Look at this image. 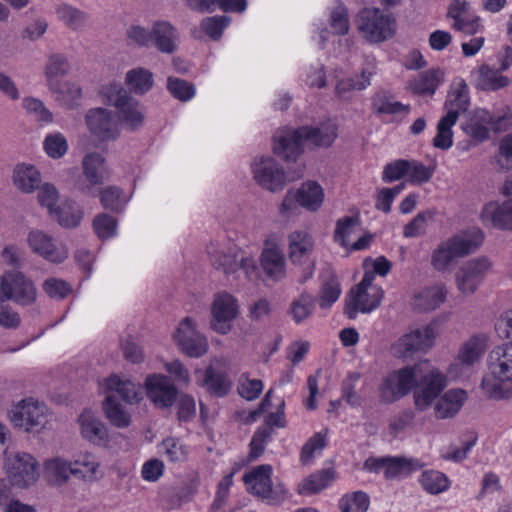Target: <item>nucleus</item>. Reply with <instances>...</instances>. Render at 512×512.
I'll list each match as a JSON object with an SVG mask.
<instances>
[{"label": "nucleus", "instance_id": "864d4df0", "mask_svg": "<svg viewBox=\"0 0 512 512\" xmlns=\"http://www.w3.org/2000/svg\"><path fill=\"white\" fill-rule=\"evenodd\" d=\"M230 21L228 16L206 17L201 21V29L213 40H219Z\"/></svg>", "mask_w": 512, "mask_h": 512}, {"label": "nucleus", "instance_id": "2f4dec72", "mask_svg": "<svg viewBox=\"0 0 512 512\" xmlns=\"http://www.w3.org/2000/svg\"><path fill=\"white\" fill-rule=\"evenodd\" d=\"M299 206L317 211L323 203L324 192L322 187L313 181L305 182L297 190Z\"/></svg>", "mask_w": 512, "mask_h": 512}, {"label": "nucleus", "instance_id": "a19ab883", "mask_svg": "<svg viewBox=\"0 0 512 512\" xmlns=\"http://www.w3.org/2000/svg\"><path fill=\"white\" fill-rule=\"evenodd\" d=\"M374 280V274L370 272H366L361 280V282L356 285L350 291V298L346 301L344 314L349 319H355V311L357 304H363L361 298L367 295V291L371 290L372 281Z\"/></svg>", "mask_w": 512, "mask_h": 512}, {"label": "nucleus", "instance_id": "6e6d98bb", "mask_svg": "<svg viewBox=\"0 0 512 512\" xmlns=\"http://www.w3.org/2000/svg\"><path fill=\"white\" fill-rule=\"evenodd\" d=\"M360 377V373L350 372L342 382V398L353 407L362 404V397L355 391L356 383Z\"/></svg>", "mask_w": 512, "mask_h": 512}, {"label": "nucleus", "instance_id": "774afa93", "mask_svg": "<svg viewBox=\"0 0 512 512\" xmlns=\"http://www.w3.org/2000/svg\"><path fill=\"white\" fill-rule=\"evenodd\" d=\"M496 162L501 170L509 171L512 169V134L501 140Z\"/></svg>", "mask_w": 512, "mask_h": 512}, {"label": "nucleus", "instance_id": "3c124183", "mask_svg": "<svg viewBox=\"0 0 512 512\" xmlns=\"http://www.w3.org/2000/svg\"><path fill=\"white\" fill-rule=\"evenodd\" d=\"M422 487L431 494H438L449 486L448 478L439 471H426L420 479Z\"/></svg>", "mask_w": 512, "mask_h": 512}, {"label": "nucleus", "instance_id": "c85d7f7f", "mask_svg": "<svg viewBox=\"0 0 512 512\" xmlns=\"http://www.w3.org/2000/svg\"><path fill=\"white\" fill-rule=\"evenodd\" d=\"M492 120L490 112L485 109H478L473 116L462 125L466 135L470 136L476 143L483 142L489 138V122Z\"/></svg>", "mask_w": 512, "mask_h": 512}, {"label": "nucleus", "instance_id": "603ef678", "mask_svg": "<svg viewBox=\"0 0 512 512\" xmlns=\"http://www.w3.org/2000/svg\"><path fill=\"white\" fill-rule=\"evenodd\" d=\"M167 89L174 98L183 102L190 100L195 95L194 85L180 78L168 77Z\"/></svg>", "mask_w": 512, "mask_h": 512}, {"label": "nucleus", "instance_id": "473e14b6", "mask_svg": "<svg viewBox=\"0 0 512 512\" xmlns=\"http://www.w3.org/2000/svg\"><path fill=\"white\" fill-rule=\"evenodd\" d=\"M470 105L469 88L464 80L457 82L448 93L444 109L447 113L456 112L457 118L460 112L467 111Z\"/></svg>", "mask_w": 512, "mask_h": 512}, {"label": "nucleus", "instance_id": "20e7f679", "mask_svg": "<svg viewBox=\"0 0 512 512\" xmlns=\"http://www.w3.org/2000/svg\"><path fill=\"white\" fill-rule=\"evenodd\" d=\"M484 234L472 228L442 242L432 253L431 264L437 271H445L456 259L474 253L483 243Z\"/></svg>", "mask_w": 512, "mask_h": 512}, {"label": "nucleus", "instance_id": "393cba45", "mask_svg": "<svg viewBox=\"0 0 512 512\" xmlns=\"http://www.w3.org/2000/svg\"><path fill=\"white\" fill-rule=\"evenodd\" d=\"M83 173L91 185H102L109 180L110 172L105 159L99 153H89L82 161Z\"/></svg>", "mask_w": 512, "mask_h": 512}, {"label": "nucleus", "instance_id": "8fccbe9b", "mask_svg": "<svg viewBox=\"0 0 512 512\" xmlns=\"http://www.w3.org/2000/svg\"><path fill=\"white\" fill-rule=\"evenodd\" d=\"M341 293L339 282L334 274H330L323 282L320 291V307L328 309L337 301Z\"/></svg>", "mask_w": 512, "mask_h": 512}, {"label": "nucleus", "instance_id": "4c0bfd02", "mask_svg": "<svg viewBox=\"0 0 512 512\" xmlns=\"http://www.w3.org/2000/svg\"><path fill=\"white\" fill-rule=\"evenodd\" d=\"M480 75L476 87L483 91H497L505 88L510 84V79L502 76L501 70L492 69L487 65L480 67Z\"/></svg>", "mask_w": 512, "mask_h": 512}, {"label": "nucleus", "instance_id": "2eb2a0df", "mask_svg": "<svg viewBox=\"0 0 512 512\" xmlns=\"http://www.w3.org/2000/svg\"><path fill=\"white\" fill-rule=\"evenodd\" d=\"M10 419L15 427L31 431L36 427L44 425L46 421L44 406L32 400H22L11 411Z\"/></svg>", "mask_w": 512, "mask_h": 512}, {"label": "nucleus", "instance_id": "aec40b11", "mask_svg": "<svg viewBox=\"0 0 512 512\" xmlns=\"http://www.w3.org/2000/svg\"><path fill=\"white\" fill-rule=\"evenodd\" d=\"M271 473L272 467L270 465H259L253 468L251 472L246 473L243 480L252 494L271 501L273 499Z\"/></svg>", "mask_w": 512, "mask_h": 512}, {"label": "nucleus", "instance_id": "79ce46f5", "mask_svg": "<svg viewBox=\"0 0 512 512\" xmlns=\"http://www.w3.org/2000/svg\"><path fill=\"white\" fill-rule=\"evenodd\" d=\"M126 84L131 92L143 95L153 86V74L144 68H135L127 72Z\"/></svg>", "mask_w": 512, "mask_h": 512}, {"label": "nucleus", "instance_id": "c03bdc74", "mask_svg": "<svg viewBox=\"0 0 512 512\" xmlns=\"http://www.w3.org/2000/svg\"><path fill=\"white\" fill-rule=\"evenodd\" d=\"M419 468L420 465L412 460L402 457H386L384 476L386 479L407 476Z\"/></svg>", "mask_w": 512, "mask_h": 512}, {"label": "nucleus", "instance_id": "bb28decb", "mask_svg": "<svg viewBox=\"0 0 512 512\" xmlns=\"http://www.w3.org/2000/svg\"><path fill=\"white\" fill-rule=\"evenodd\" d=\"M70 69L71 65L66 56L59 53L49 55L44 69L48 89L57 88V84L69 74Z\"/></svg>", "mask_w": 512, "mask_h": 512}, {"label": "nucleus", "instance_id": "69168bd1", "mask_svg": "<svg viewBox=\"0 0 512 512\" xmlns=\"http://www.w3.org/2000/svg\"><path fill=\"white\" fill-rule=\"evenodd\" d=\"M44 149L50 157L60 158L68 149L67 141L60 133L50 134L44 141Z\"/></svg>", "mask_w": 512, "mask_h": 512}, {"label": "nucleus", "instance_id": "052dcab7", "mask_svg": "<svg viewBox=\"0 0 512 512\" xmlns=\"http://www.w3.org/2000/svg\"><path fill=\"white\" fill-rule=\"evenodd\" d=\"M241 253H217L213 258V266L225 274L235 273L240 270Z\"/></svg>", "mask_w": 512, "mask_h": 512}, {"label": "nucleus", "instance_id": "f704fd0d", "mask_svg": "<svg viewBox=\"0 0 512 512\" xmlns=\"http://www.w3.org/2000/svg\"><path fill=\"white\" fill-rule=\"evenodd\" d=\"M50 214L61 226L74 228L79 225L83 211L75 201L67 200L57 206Z\"/></svg>", "mask_w": 512, "mask_h": 512}, {"label": "nucleus", "instance_id": "de8ad7c7", "mask_svg": "<svg viewBox=\"0 0 512 512\" xmlns=\"http://www.w3.org/2000/svg\"><path fill=\"white\" fill-rule=\"evenodd\" d=\"M370 72L362 71L361 79L347 78L340 80L335 88L336 95L341 100L350 99V93L353 90H363L370 84Z\"/></svg>", "mask_w": 512, "mask_h": 512}, {"label": "nucleus", "instance_id": "9d476101", "mask_svg": "<svg viewBox=\"0 0 512 512\" xmlns=\"http://www.w3.org/2000/svg\"><path fill=\"white\" fill-rule=\"evenodd\" d=\"M5 301L11 300L22 306L33 304L37 298V290L33 282L17 270L4 273Z\"/></svg>", "mask_w": 512, "mask_h": 512}, {"label": "nucleus", "instance_id": "0eeeda50", "mask_svg": "<svg viewBox=\"0 0 512 512\" xmlns=\"http://www.w3.org/2000/svg\"><path fill=\"white\" fill-rule=\"evenodd\" d=\"M5 470L12 486L26 488L38 477L37 461L28 453H15L6 458Z\"/></svg>", "mask_w": 512, "mask_h": 512}, {"label": "nucleus", "instance_id": "a18cd8bd", "mask_svg": "<svg viewBox=\"0 0 512 512\" xmlns=\"http://www.w3.org/2000/svg\"><path fill=\"white\" fill-rule=\"evenodd\" d=\"M56 13L58 18L73 30L82 28L88 20V14L86 12L68 4H60L57 6Z\"/></svg>", "mask_w": 512, "mask_h": 512}, {"label": "nucleus", "instance_id": "5fc2aeb1", "mask_svg": "<svg viewBox=\"0 0 512 512\" xmlns=\"http://www.w3.org/2000/svg\"><path fill=\"white\" fill-rule=\"evenodd\" d=\"M120 188L116 186H109L101 191L100 201L105 209H110L113 212H120L123 210L126 200L121 196Z\"/></svg>", "mask_w": 512, "mask_h": 512}, {"label": "nucleus", "instance_id": "a878e982", "mask_svg": "<svg viewBox=\"0 0 512 512\" xmlns=\"http://www.w3.org/2000/svg\"><path fill=\"white\" fill-rule=\"evenodd\" d=\"M79 474H81L80 470L73 469L71 462L61 458H53L45 462L44 476L51 485H63L71 475L75 477Z\"/></svg>", "mask_w": 512, "mask_h": 512}, {"label": "nucleus", "instance_id": "e2e57ef3", "mask_svg": "<svg viewBox=\"0 0 512 512\" xmlns=\"http://www.w3.org/2000/svg\"><path fill=\"white\" fill-rule=\"evenodd\" d=\"M117 221L108 214H100L93 220L95 233L101 239L112 237L116 233Z\"/></svg>", "mask_w": 512, "mask_h": 512}, {"label": "nucleus", "instance_id": "37998d69", "mask_svg": "<svg viewBox=\"0 0 512 512\" xmlns=\"http://www.w3.org/2000/svg\"><path fill=\"white\" fill-rule=\"evenodd\" d=\"M335 471L331 468L320 470L311 474L299 486V492L305 494H315L326 488L334 479Z\"/></svg>", "mask_w": 512, "mask_h": 512}, {"label": "nucleus", "instance_id": "bf43d9fd", "mask_svg": "<svg viewBox=\"0 0 512 512\" xmlns=\"http://www.w3.org/2000/svg\"><path fill=\"white\" fill-rule=\"evenodd\" d=\"M411 163L409 160L399 159L388 163L383 169L382 179L385 183L403 178L409 172Z\"/></svg>", "mask_w": 512, "mask_h": 512}, {"label": "nucleus", "instance_id": "49530a36", "mask_svg": "<svg viewBox=\"0 0 512 512\" xmlns=\"http://www.w3.org/2000/svg\"><path fill=\"white\" fill-rule=\"evenodd\" d=\"M446 294L442 286L426 288L416 296L417 306L422 310H434L445 301Z\"/></svg>", "mask_w": 512, "mask_h": 512}, {"label": "nucleus", "instance_id": "5701e85b", "mask_svg": "<svg viewBox=\"0 0 512 512\" xmlns=\"http://www.w3.org/2000/svg\"><path fill=\"white\" fill-rule=\"evenodd\" d=\"M467 399L463 389H450L444 393L435 405V416L438 419L454 417L462 408Z\"/></svg>", "mask_w": 512, "mask_h": 512}, {"label": "nucleus", "instance_id": "9b49d317", "mask_svg": "<svg viewBox=\"0 0 512 512\" xmlns=\"http://www.w3.org/2000/svg\"><path fill=\"white\" fill-rule=\"evenodd\" d=\"M412 366L395 370L387 375L378 387V394L381 402L391 404L412 389Z\"/></svg>", "mask_w": 512, "mask_h": 512}, {"label": "nucleus", "instance_id": "c756f323", "mask_svg": "<svg viewBox=\"0 0 512 512\" xmlns=\"http://www.w3.org/2000/svg\"><path fill=\"white\" fill-rule=\"evenodd\" d=\"M13 182L22 192L30 193L40 188V173L33 165L19 164L14 169Z\"/></svg>", "mask_w": 512, "mask_h": 512}, {"label": "nucleus", "instance_id": "4468645a", "mask_svg": "<svg viewBox=\"0 0 512 512\" xmlns=\"http://www.w3.org/2000/svg\"><path fill=\"white\" fill-rule=\"evenodd\" d=\"M211 315V328L218 334H227L238 315L236 299L228 293L218 294L213 301Z\"/></svg>", "mask_w": 512, "mask_h": 512}, {"label": "nucleus", "instance_id": "6e6552de", "mask_svg": "<svg viewBox=\"0 0 512 512\" xmlns=\"http://www.w3.org/2000/svg\"><path fill=\"white\" fill-rule=\"evenodd\" d=\"M492 263L486 256L466 261L455 274L458 289L463 294H473L483 282Z\"/></svg>", "mask_w": 512, "mask_h": 512}, {"label": "nucleus", "instance_id": "72a5a7b5", "mask_svg": "<svg viewBox=\"0 0 512 512\" xmlns=\"http://www.w3.org/2000/svg\"><path fill=\"white\" fill-rule=\"evenodd\" d=\"M442 72L429 69L418 75L409 83L410 90L416 95H433L441 82Z\"/></svg>", "mask_w": 512, "mask_h": 512}, {"label": "nucleus", "instance_id": "4be33fe9", "mask_svg": "<svg viewBox=\"0 0 512 512\" xmlns=\"http://www.w3.org/2000/svg\"><path fill=\"white\" fill-rule=\"evenodd\" d=\"M152 42L156 48L165 54H172L178 47L177 29L167 21H157L152 27Z\"/></svg>", "mask_w": 512, "mask_h": 512}, {"label": "nucleus", "instance_id": "b1692460", "mask_svg": "<svg viewBox=\"0 0 512 512\" xmlns=\"http://www.w3.org/2000/svg\"><path fill=\"white\" fill-rule=\"evenodd\" d=\"M201 385L206 388L209 394L224 397L230 392L232 381L225 371L209 365L204 371Z\"/></svg>", "mask_w": 512, "mask_h": 512}, {"label": "nucleus", "instance_id": "7ed1b4c3", "mask_svg": "<svg viewBox=\"0 0 512 512\" xmlns=\"http://www.w3.org/2000/svg\"><path fill=\"white\" fill-rule=\"evenodd\" d=\"M490 375L482 380V388L493 399L512 396V343L496 346L488 356Z\"/></svg>", "mask_w": 512, "mask_h": 512}, {"label": "nucleus", "instance_id": "ea45409f", "mask_svg": "<svg viewBox=\"0 0 512 512\" xmlns=\"http://www.w3.org/2000/svg\"><path fill=\"white\" fill-rule=\"evenodd\" d=\"M103 410L110 423L118 428H125L130 424V415L123 409L114 394H108L103 402Z\"/></svg>", "mask_w": 512, "mask_h": 512}, {"label": "nucleus", "instance_id": "09e8293b", "mask_svg": "<svg viewBox=\"0 0 512 512\" xmlns=\"http://www.w3.org/2000/svg\"><path fill=\"white\" fill-rule=\"evenodd\" d=\"M372 107L378 114H397L401 111L408 113L410 110L409 105L398 101L393 102L387 92L377 93L373 98Z\"/></svg>", "mask_w": 512, "mask_h": 512}, {"label": "nucleus", "instance_id": "680f3d73", "mask_svg": "<svg viewBox=\"0 0 512 512\" xmlns=\"http://www.w3.org/2000/svg\"><path fill=\"white\" fill-rule=\"evenodd\" d=\"M360 223L359 215L345 216L338 219L334 231V239L340 243L341 246L346 247V238L351 234L352 228Z\"/></svg>", "mask_w": 512, "mask_h": 512}, {"label": "nucleus", "instance_id": "0e129e2a", "mask_svg": "<svg viewBox=\"0 0 512 512\" xmlns=\"http://www.w3.org/2000/svg\"><path fill=\"white\" fill-rule=\"evenodd\" d=\"M43 290L54 299H64L72 292L71 286L66 281L53 277L44 281Z\"/></svg>", "mask_w": 512, "mask_h": 512}, {"label": "nucleus", "instance_id": "f257e3e1", "mask_svg": "<svg viewBox=\"0 0 512 512\" xmlns=\"http://www.w3.org/2000/svg\"><path fill=\"white\" fill-rule=\"evenodd\" d=\"M100 95L106 105L115 106L118 117L105 108H92L87 111L85 120L89 131L101 141L115 140L120 135V123L134 131L144 123V113L139 103L120 85L112 83L103 86Z\"/></svg>", "mask_w": 512, "mask_h": 512}, {"label": "nucleus", "instance_id": "f8f14e48", "mask_svg": "<svg viewBox=\"0 0 512 512\" xmlns=\"http://www.w3.org/2000/svg\"><path fill=\"white\" fill-rule=\"evenodd\" d=\"M175 339L181 351L189 357L200 358L208 350L207 339L197 331L195 322L185 317L179 324Z\"/></svg>", "mask_w": 512, "mask_h": 512}, {"label": "nucleus", "instance_id": "cd10ccee", "mask_svg": "<svg viewBox=\"0 0 512 512\" xmlns=\"http://www.w3.org/2000/svg\"><path fill=\"white\" fill-rule=\"evenodd\" d=\"M313 250L312 237L302 231H294L289 235V258L294 264H304Z\"/></svg>", "mask_w": 512, "mask_h": 512}, {"label": "nucleus", "instance_id": "1a4fd4ad", "mask_svg": "<svg viewBox=\"0 0 512 512\" xmlns=\"http://www.w3.org/2000/svg\"><path fill=\"white\" fill-rule=\"evenodd\" d=\"M144 386L148 399L161 410H170L180 393L173 381L163 374L148 376Z\"/></svg>", "mask_w": 512, "mask_h": 512}, {"label": "nucleus", "instance_id": "39448f33", "mask_svg": "<svg viewBox=\"0 0 512 512\" xmlns=\"http://www.w3.org/2000/svg\"><path fill=\"white\" fill-rule=\"evenodd\" d=\"M412 376L415 406L418 410L424 411L431 406L446 387V376L432 369L428 361L413 365Z\"/></svg>", "mask_w": 512, "mask_h": 512}, {"label": "nucleus", "instance_id": "7c9ffc66", "mask_svg": "<svg viewBox=\"0 0 512 512\" xmlns=\"http://www.w3.org/2000/svg\"><path fill=\"white\" fill-rule=\"evenodd\" d=\"M261 266L266 276L273 281H279L285 276L284 255L275 248H269L262 252Z\"/></svg>", "mask_w": 512, "mask_h": 512}, {"label": "nucleus", "instance_id": "13d9d810", "mask_svg": "<svg viewBox=\"0 0 512 512\" xmlns=\"http://www.w3.org/2000/svg\"><path fill=\"white\" fill-rule=\"evenodd\" d=\"M177 418L180 422H189L196 416V404L192 396L180 392L175 402Z\"/></svg>", "mask_w": 512, "mask_h": 512}, {"label": "nucleus", "instance_id": "c9c22d12", "mask_svg": "<svg viewBox=\"0 0 512 512\" xmlns=\"http://www.w3.org/2000/svg\"><path fill=\"white\" fill-rule=\"evenodd\" d=\"M81 433L92 443L100 444L107 440L108 433L104 423L92 414L84 412L80 415Z\"/></svg>", "mask_w": 512, "mask_h": 512}, {"label": "nucleus", "instance_id": "4d7b16f0", "mask_svg": "<svg viewBox=\"0 0 512 512\" xmlns=\"http://www.w3.org/2000/svg\"><path fill=\"white\" fill-rule=\"evenodd\" d=\"M368 506L369 497L362 491L354 492L351 496H345L339 504L341 512H366Z\"/></svg>", "mask_w": 512, "mask_h": 512}, {"label": "nucleus", "instance_id": "58836bf2", "mask_svg": "<svg viewBox=\"0 0 512 512\" xmlns=\"http://www.w3.org/2000/svg\"><path fill=\"white\" fill-rule=\"evenodd\" d=\"M457 122V114L456 112L447 113L444 117H442L437 124V134L433 139V146L447 150L453 144V132L451 130L452 126Z\"/></svg>", "mask_w": 512, "mask_h": 512}, {"label": "nucleus", "instance_id": "6ab92c4d", "mask_svg": "<svg viewBox=\"0 0 512 512\" xmlns=\"http://www.w3.org/2000/svg\"><path fill=\"white\" fill-rule=\"evenodd\" d=\"M103 391L114 394L128 404H137L142 400L141 388L130 380H122L118 375L112 374L102 384Z\"/></svg>", "mask_w": 512, "mask_h": 512}, {"label": "nucleus", "instance_id": "412c9836", "mask_svg": "<svg viewBox=\"0 0 512 512\" xmlns=\"http://www.w3.org/2000/svg\"><path fill=\"white\" fill-rule=\"evenodd\" d=\"M481 219L497 229L512 231V201L488 203L481 212Z\"/></svg>", "mask_w": 512, "mask_h": 512}, {"label": "nucleus", "instance_id": "ddd939ff", "mask_svg": "<svg viewBox=\"0 0 512 512\" xmlns=\"http://www.w3.org/2000/svg\"><path fill=\"white\" fill-rule=\"evenodd\" d=\"M256 182L266 190L277 192L284 188L286 176L282 167L272 157H260L252 164Z\"/></svg>", "mask_w": 512, "mask_h": 512}, {"label": "nucleus", "instance_id": "423d86ee", "mask_svg": "<svg viewBox=\"0 0 512 512\" xmlns=\"http://www.w3.org/2000/svg\"><path fill=\"white\" fill-rule=\"evenodd\" d=\"M357 29L362 37L371 44L391 39L396 32V21L379 8L365 7L356 17Z\"/></svg>", "mask_w": 512, "mask_h": 512}, {"label": "nucleus", "instance_id": "338daca9", "mask_svg": "<svg viewBox=\"0 0 512 512\" xmlns=\"http://www.w3.org/2000/svg\"><path fill=\"white\" fill-rule=\"evenodd\" d=\"M483 353L481 341L477 337H472L467 341L459 352V359L462 363L471 365L477 361Z\"/></svg>", "mask_w": 512, "mask_h": 512}, {"label": "nucleus", "instance_id": "f03ea898", "mask_svg": "<svg viewBox=\"0 0 512 512\" xmlns=\"http://www.w3.org/2000/svg\"><path fill=\"white\" fill-rule=\"evenodd\" d=\"M336 137L337 126L331 120L316 127L284 128L273 136V151L284 161H295L306 145L328 147Z\"/></svg>", "mask_w": 512, "mask_h": 512}, {"label": "nucleus", "instance_id": "e433bc0d", "mask_svg": "<svg viewBox=\"0 0 512 512\" xmlns=\"http://www.w3.org/2000/svg\"><path fill=\"white\" fill-rule=\"evenodd\" d=\"M49 91L52 93L55 100L67 109H75L82 96L80 86L67 81L58 83L57 88L49 89Z\"/></svg>", "mask_w": 512, "mask_h": 512}, {"label": "nucleus", "instance_id": "dca6fc26", "mask_svg": "<svg viewBox=\"0 0 512 512\" xmlns=\"http://www.w3.org/2000/svg\"><path fill=\"white\" fill-rule=\"evenodd\" d=\"M434 338V329L428 325L403 335L394 345V349L399 357H409L414 352L431 348Z\"/></svg>", "mask_w": 512, "mask_h": 512}, {"label": "nucleus", "instance_id": "f3484780", "mask_svg": "<svg viewBox=\"0 0 512 512\" xmlns=\"http://www.w3.org/2000/svg\"><path fill=\"white\" fill-rule=\"evenodd\" d=\"M286 426L285 413L282 410L269 413L264 421L254 433L250 442L249 460L255 461L265 451V444L271 438L273 427L284 428Z\"/></svg>", "mask_w": 512, "mask_h": 512}, {"label": "nucleus", "instance_id": "a211bd4d", "mask_svg": "<svg viewBox=\"0 0 512 512\" xmlns=\"http://www.w3.org/2000/svg\"><path fill=\"white\" fill-rule=\"evenodd\" d=\"M27 241L35 253L43 256L50 262L61 263L68 256V252L63 245H56L52 238L42 231H31Z\"/></svg>", "mask_w": 512, "mask_h": 512}]
</instances>
